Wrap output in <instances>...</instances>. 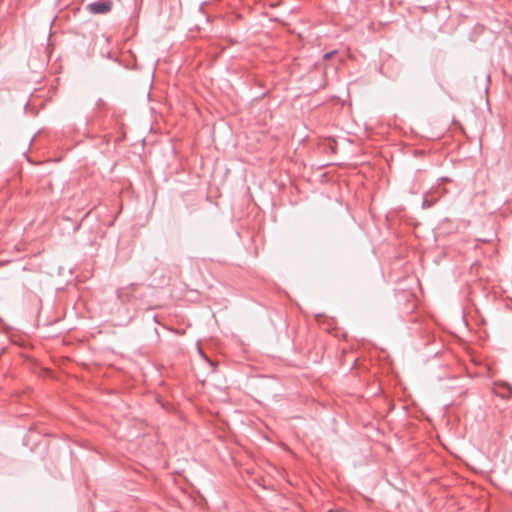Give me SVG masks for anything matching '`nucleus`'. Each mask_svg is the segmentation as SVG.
<instances>
[{
	"mask_svg": "<svg viewBox=\"0 0 512 512\" xmlns=\"http://www.w3.org/2000/svg\"><path fill=\"white\" fill-rule=\"evenodd\" d=\"M87 9L92 14H105L112 9V2L110 0H100L89 3Z\"/></svg>",
	"mask_w": 512,
	"mask_h": 512,
	"instance_id": "obj_1",
	"label": "nucleus"
},
{
	"mask_svg": "<svg viewBox=\"0 0 512 512\" xmlns=\"http://www.w3.org/2000/svg\"><path fill=\"white\" fill-rule=\"evenodd\" d=\"M336 53H337V50L330 51V52L326 53V54L323 56V58H324V60H328V59H330L331 57H333Z\"/></svg>",
	"mask_w": 512,
	"mask_h": 512,
	"instance_id": "obj_2",
	"label": "nucleus"
},
{
	"mask_svg": "<svg viewBox=\"0 0 512 512\" xmlns=\"http://www.w3.org/2000/svg\"><path fill=\"white\" fill-rule=\"evenodd\" d=\"M422 205L424 208H428L432 205V203L428 199H424Z\"/></svg>",
	"mask_w": 512,
	"mask_h": 512,
	"instance_id": "obj_3",
	"label": "nucleus"
},
{
	"mask_svg": "<svg viewBox=\"0 0 512 512\" xmlns=\"http://www.w3.org/2000/svg\"><path fill=\"white\" fill-rule=\"evenodd\" d=\"M205 360H207L211 365H213V363L210 360H208V357H205Z\"/></svg>",
	"mask_w": 512,
	"mask_h": 512,
	"instance_id": "obj_4",
	"label": "nucleus"
},
{
	"mask_svg": "<svg viewBox=\"0 0 512 512\" xmlns=\"http://www.w3.org/2000/svg\"><path fill=\"white\" fill-rule=\"evenodd\" d=\"M329 512H339V511H333V510H330Z\"/></svg>",
	"mask_w": 512,
	"mask_h": 512,
	"instance_id": "obj_5",
	"label": "nucleus"
}]
</instances>
